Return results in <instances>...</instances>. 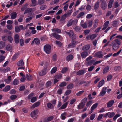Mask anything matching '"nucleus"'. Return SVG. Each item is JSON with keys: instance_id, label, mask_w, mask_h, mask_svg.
I'll use <instances>...</instances> for the list:
<instances>
[{"instance_id": "nucleus-27", "label": "nucleus", "mask_w": 122, "mask_h": 122, "mask_svg": "<svg viewBox=\"0 0 122 122\" xmlns=\"http://www.w3.org/2000/svg\"><path fill=\"white\" fill-rule=\"evenodd\" d=\"M57 55L56 54H54L52 56V59L54 61H56L57 60Z\"/></svg>"}, {"instance_id": "nucleus-2", "label": "nucleus", "mask_w": 122, "mask_h": 122, "mask_svg": "<svg viewBox=\"0 0 122 122\" xmlns=\"http://www.w3.org/2000/svg\"><path fill=\"white\" fill-rule=\"evenodd\" d=\"M35 15L34 14L31 13H29L28 14V17L26 19L25 22L27 23L28 22L30 21L34 17Z\"/></svg>"}, {"instance_id": "nucleus-28", "label": "nucleus", "mask_w": 122, "mask_h": 122, "mask_svg": "<svg viewBox=\"0 0 122 122\" xmlns=\"http://www.w3.org/2000/svg\"><path fill=\"white\" fill-rule=\"evenodd\" d=\"M68 104V102H66L59 109V110H60L64 109L66 107Z\"/></svg>"}, {"instance_id": "nucleus-38", "label": "nucleus", "mask_w": 122, "mask_h": 122, "mask_svg": "<svg viewBox=\"0 0 122 122\" xmlns=\"http://www.w3.org/2000/svg\"><path fill=\"white\" fill-rule=\"evenodd\" d=\"M73 87V85L72 83H70L68 84L67 86V88L68 89H72Z\"/></svg>"}, {"instance_id": "nucleus-22", "label": "nucleus", "mask_w": 122, "mask_h": 122, "mask_svg": "<svg viewBox=\"0 0 122 122\" xmlns=\"http://www.w3.org/2000/svg\"><path fill=\"white\" fill-rule=\"evenodd\" d=\"M85 71L83 70H79L77 72V74L78 75L80 76L83 74L85 73Z\"/></svg>"}, {"instance_id": "nucleus-9", "label": "nucleus", "mask_w": 122, "mask_h": 122, "mask_svg": "<svg viewBox=\"0 0 122 122\" xmlns=\"http://www.w3.org/2000/svg\"><path fill=\"white\" fill-rule=\"evenodd\" d=\"M19 35L17 34H15L14 37V39L16 43L17 44L19 42Z\"/></svg>"}, {"instance_id": "nucleus-49", "label": "nucleus", "mask_w": 122, "mask_h": 122, "mask_svg": "<svg viewBox=\"0 0 122 122\" xmlns=\"http://www.w3.org/2000/svg\"><path fill=\"white\" fill-rule=\"evenodd\" d=\"M95 61L94 60H92L87 62V64L88 65H91Z\"/></svg>"}, {"instance_id": "nucleus-45", "label": "nucleus", "mask_w": 122, "mask_h": 122, "mask_svg": "<svg viewBox=\"0 0 122 122\" xmlns=\"http://www.w3.org/2000/svg\"><path fill=\"white\" fill-rule=\"evenodd\" d=\"M19 54L16 53L12 57V59L13 61H14L16 59L18 56Z\"/></svg>"}, {"instance_id": "nucleus-18", "label": "nucleus", "mask_w": 122, "mask_h": 122, "mask_svg": "<svg viewBox=\"0 0 122 122\" xmlns=\"http://www.w3.org/2000/svg\"><path fill=\"white\" fill-rule=\"evenodd\" d=\"M40 104V102L39 101H38L37 102L34 103L31 107V108H34L36 107L39 106Z\"/></svg>"}, {"instance_id": "nucleus-47", "label": "nucleus", "mask_w": 122, "mask_h": 122, "mask_svg": "<svg viewBox=\"0 0 122 122\" xmlns=\"http://www.w3.org/2000/svg\"><path fill=\"white\" fill-rule=\"evenodd\" d=\"M84 92V90H82L81 91L78 92L76 94V95L77 96H81Z\"/></svg>"}, {"instance_id": "nucleus-30", "label": "nucleus", "mask_w": 122, "mask_h": 122, "mask_svg": "<svg viewBox=\"0 0 122 122\" xmlns=\"http://www.w3.org/2000/svg\"><path fill=\"white\" fill-rule=\"evenodd\" d=\"M114 1V0H110V2L108 3V8H110L112 7Z\"/></svg>"}, {"instance_id": "nucleus-46", "label": "nucleus", "mask_w": 122, "mask_h": 122, "mask_svg": "<svg viewBox=\"0 0 122 122\" xmlns=\"http://www.w3.org/2000/svg\"><path fill=\"white\" fill-rule=\"evenodd\" d=\"M66 85V83L65 82H63L61 83L59 86L61 87L65 86Z\"/></svg>"}, {"instance_id": "nucleus-55", "label": "nucleus", "mask_w": 122, "mask_h": 122, "mask_svg": "<svg viewBox=\"0 0 122 122\" xmlns=\"http://www.w3.org/2000/svg\"><path fill=\"white\" fill-rule=\"evenodd\" d=\"M72 25H73V24L72 22V19H71L68 22L67 25V26L68 27H69Z\"/></svg>"}, {"instance_id": "nucleus-29", "label": "nucleus", "mask_w": 122, "mask_h": 122, "mask_svg": "<svg viewBox=\"0 0 122 122\" xmlns=\"http://www.w3.org/2000/svg\"><path fill=\"white\" fill-rule=\"evenodd\" d=\"M104 83V80H101L99 83L98 86L97 87L100 88L102 86Z\"/></svg>"}, {"instance_id": "nucleus-63", "label": "nucleus", "mask_w": 122, "mask_h": 122, "mask_svg": "<svg viewBox=\"0 0 122 122\" xmlns=\"http://www.w3.org/2000/svg\"><path fill=\"white\" fill-rule=\"evenodd\" d=\"M16 92L15 90L14 89L11 90L9 92V93L11 94H14Z\"/></svg>"}, {"instance_id": "nucleus-17", "label": "nucleus", "mask_w": 122, "mask_h": 122, "mask_svg": "<svg viewBox=\"0 0 122 122\" xmlns=\"http://www.w3.org/2000/svg\"><path fill=\"white\" fill-rule=\"evenodd\" d=\"M46 69L44 68L39 73L40 76H43L45 75L46 73Z\"/></svg>"}, {"instance_id": "nucleus-10", "label": "nucleus", "mask_w": 122, "mask_h": 122, "mask_svg": "<svg viewBox=\"0 0 122 122\" xmlns=\"http://www.w3.org/2000/svg\"><path fill=\"white\" fill-rule=\"evenodd\" d=\"M98 104L97 103H96L92 105L91 109V111L90 112V114L96 108Z\"/></svg>"}, {"instance_id": "nucleus-16", "label": "nucleus", "mask_w": 122, "mask_h": 122, "mask_svg": "<svg viewBox=\"0 0 122 122\" xmlns=\"http://www.w3.org/2000/svg\"><path fill=\"white\" fill-rule=\"evenodd\" d=\"M83 21L82 20L81 23V27L84 28H86L87 27V23L86 22H85L84 23L82 24L83 23Z\"/></svg>"}, {"instance_id": "nucleus-32", "label": "nucleus", "mask_w": 122, "mask_h": 122, "mask_svg": "<svg viewBox=\"0 0 122 122\" xmlns=\"http://www.w3.org/2000/svg\"><path fill=\"white\" fill-rule=\"evenodd\" d=\"M109 70V67L108 66H107L105 67L103 71V74H105Z\"/></svg>"}, {"instance_id": "nucleus-23", "label": "nucleus", "mask_w": 122, "mask_h": 122, "mask_svg": "<svg viewBox=\"0 0 122 122\" xmlns=\"http://www.w3.org/2000/svg\"><path fill=\"white\" fill-rule=\"evenodd\" d=\"M52 35L54 37L56 38L57 39H58L60 37V36L58 34H56L55 33H54L52 34Z\"/></svg>"}, {"instance_id": "nucleus-12", "label": "nucleus", "mask_w": 122, "mask_h": 122, "mask_svg": "<svg viewBox=\"0 0 122 122\" xmlns=\"http://www.w3.org/2000/svg\"><path fill=\"white\" fill-rule=\"evenodd\" d=\"M65 32L70 38L71 37V36L74 34L73 31L72 30H70L69 31Z\"/></svg>"}, {"instance_id": "nucleus-34", "label": "nucleus", "mask_w": 122, "mask_h": 122, "mask_svg": "<svg viewBox=\"0 0 122 122\" xmlns=\"http://www.w3.org/2000/svg\"><path fill=\"white\" fill-rule=\"evenodd\" d=\"M5 44L4 42L1 41L0 42V49H2L5 46Z\"/></svg>"}, {"instance_id": "nucleus-33", "label": "nucleus", "mask_w": 122, "mask_h": 122, "mask_svg": "<svg viewBox=\"0 0 122 122\" xmlns=\"http://www.w3.org/2000/svg\"><path fill=\"white\" fill-rule=\"evenodd\" d=\"M4 81L7 83L9 84L11 81V77H8L7 79H5Z\"/></svg>"}, {"instance_id": "nucleus-37", "label": "nucleus", "mask_w": 122, "mask_h": 122, "mask_svg": "<svg viewBox=\"0 0 122 122\" xmlns=\"http://www.w3.org/2000/svg\"><path fill=\"white\" fill-rule=\"evenodd\" d=\"M32 11V9L31 8H28L26 9V10H25L24 14H25V13L31 12Z\"/></svg>"}, {"instance_id": "nucleus-62", "label": "nucleus", "mask_w": 122, "mask_h": 122, "mask_svg": "<svg viewBox=\"0 0 122 122\" xmlns=\"http://www.w3.org/2000/svg\"><path fill=\"white\" fill-rule=\"evenodd\" d=\"M90 36L91 39H93L95 38L97 36V35L96 34H93Z\"/></svg>"}, {"instance_id": "nucleus-14", "label": "nucleus", "mask_w": 122, "mask_h": 122, "mask_svg": "<svg viewBox=\"0 0 122 122\" xmlns=\"http://www.w3.org/2000/svg\"><path fill=\"white\" fill-rule=\"evenodd\" d=\"M74 57L72 55L70 54L68 55L66 58V60L67 61H69L72 60Z\"/></svg>"}, {"instance_id": "nucleus-13", "label": "nucleus", "mask_w": 122, "mask_h": 122, "mask_svg": "<svg viewBox=\"0 0 122 122\" xmlns=\"http://www.w3.org/2000/svg\"><path fill=\"white\" fill-rule=\"evenodd\" d=\"M88 54V52L86 51H85L81 53V56L82 58H85L87 56Z\"/></svg>"}, {"instance_id": "nucleus-26", "label": "nucleus", "mask_w": 122, "mask_h": 122, "mask_svg": "<svg viewBox=\"0 0 122 122\" xmlns=\"http://www.w3.org/2000/svg\"><path fill=\"white\" fill-rule=\"evenodd\" d=\"M17 14L16 12H14L11 14V18L13 19L15 18L17 16Z\"/></svg>"}, {"instance_id": "nucleus-64", "label": "nucleus", "mask_w": 122, "mask_h": 122, "mask_svg": "<svg viewBox=\"0 0 122 122\" xmlns=\"http://www.w3.org/2000/svg\"><path fill=\"white\" fill-rule=\"evenodd\" d=\"M66 18V17L64 14L61 16V18L60 19V20L61 21H63L65 20Z\"/></svg>"}, {"instance_id": "nucleus-25", "label": "nucleus", "mask_w": 122, "mask_h": 122, "mask_svg": "<svg viewBox=\"0 0 122 122\" xmlns=\"http://www.w3.org/2000/svg\"><path fill=\"white\" fill-rule=\"evenodd\" d=\"M115 43L119 45H120L121 44V40L118 39H116L114 41Z\"/></svg>"}, {"instance_id": "nucleus-58", "label": "nucleus", "mask_w": 122, "mask_h": 122, "mask_svg": "<svg viewBox=\"0 0 122 122\" xmlns=\"http://www.w3.org/2000/svg\"><path fill=\"white\" fill-rule=\"evenodd\" d=\"M34 96V94L33 93H31L28 95V98L29 99H31Z\"/></svg>"}, {"instance_id": "nucleus-15", "label": "nucleus", "mask_w": 122, "mask_h": 122, "mask_svg": "<svg viewBox=\"0 0 122 122\" xmlns=\"http://www.w3.org/2000/svg\"><path fill=\"white\" fill-rule=\"evenodd\" d=\"M52 30L53 32L54 33H60L61 32V29L57 28H54L52 29Z\"/></svg>"}, {"instance_id": "nucleus-20", "label": "nucleus", "mask_w": 122, "mask_h": 122, "mask_svg": "<svg viewBox=\"0 0 122 122\" xmlns=\"http://www.w3.org/2000/svg\"><path fill=\"white\" fill-rule=\"evenodd\" d=\"M10 86L7 85L3 89V91L4 92H6L8 91L10 89Z\"/></svg>"}, {"instance_id": "nucleus-53", "label": "nucleus", "mask_w": 122, "mask_h": 122, "mask_svg": "<svg viewBox=\"0 0 122 122\" xmlns=\"http://www.w3.org/2000/svg\"><path fill=\"white\" fill-rule=\"evenodd\" d=\"M62 89L60 88L57 91V93L59 95H60L62 93Z\"/></svg>"}, {"instance_id": "nucleus-5", "label": "nucleus", "mask_w": 122, "mask_h": 122, "mask_svg": "<svg viewBox=\"0 0 122 122\" xmlns=\"http://www.w3.org/2000/svg\"><path fill=\"white\" fill-rule=\"evenodd\" d=\"M107 89V87H103L102 89V91L100 93L99 96H104L106 93Z\"/></svg>"}, {"instance_id": "nucleus-31", "label": "nucleus", "mask_w": 122, "mask_h": 122, "mask_svg": "<svg viewBox=\"0 0 122 122\" xmlns=\"http://www.w3.org/2000/svg\"><path fill=\"white\" fill-rule=\"evenodd\" d=\"M96 56L99 58H101L102 56L103 55L102 54V52L100 51L99 52H97L95 54Z\"/></svg>"}, {"instance_id": "nucleus-44", "label": "nucleus", "mask_w": 122, "mask_h": 122, "mask_svg": "<svg viewBox=\"0 0 122 122\" xmlns=\"http://www.w3.org/2000/svg\"><path fill=\"white\" fill-rule=\"evenodd\" d=\"M84 14L85 13L84 12H81L79 14L77 15V17L78 18H80L81 17L83 16Z\"/></svg>"}, {"instance_id": "nucleus-35", "label": "nucleus", "mask_w": 122, "mask_h": 122, "mask_svg": "<svg viewBox=\"0 0 122 122\" xmlns=\"http://www.w3.org/2000/svg\"><path fill=\"white\" fill-rule=\"evenodd\" d=\"M85 105V104L81 102L78 105V109H82L84 106Z\"/></svg>"}, {"instance_id": "nucleus-54", "label": "nucleus", "mask_w": 122, "mask_h": 122, "mask_svg": "<svg viewBox=\"0 0 122 122\" xmlns=\"http://www.w3.org/2000/svg\"><path fill=\"white\" fill-rule=\"evenodd\" d=\"M122 51V49H120V50L119 51L117 52L116 53H115L113 54V56L114 57L116 56H117L118 55L120 54V53Z\"/></svg>"}, {"instance_id": "nucleus-41", "label": "nucleus", "mask_w": 122, "mask_h": 122, "mask_svg": "<svg viewBox=\"0 0 122 122\" xmlns=\"http://www.w3.org/2000/svg\"><path fill=\"white\" fill-rule=\"evenodd\" d=\"M98 20H95L94 22V28H96L97 27L98 25Z\"/></svg>"}, {"instance_id": "nucleus-56", "label": "nucleus", "mask_w": 122, "mask_h": 122, "mask_svg": "<svg viewBox=\"0 0 122 122\" xmlns=\"http://www.w3.org/2000/svg\"><path fill=\"white\" fill-rule=\"evenodd\" d=\"M95 117V115L94 114H92L90 117V119L91 120H93Z\"/></svg>"}, {"instance_id": "nucleus-1", "label": "nucleus", "mask_w": 122, "mask_h": 122, "mask_svg": "<svg viewBox=\"0 0 122 122\" xmlns=\"http://www.w3.org/2000/svg\"><path fill=\"white\" fill-rule=\"evenodd\" d=\"M44 49L45 52L47 54H49L51 52V47L48 44L44 46Z\"/></svg>"}, {"instance_id": "nucleus-21", "label": "nucleus", "mask_w": 122, "mask_h": 122, "mask_svg": "<svg viewBox=\"0 0 122 122\" xmlns=\"http://www.w3.org/2000/svg\"><path fill=\"white\" fill-rule=\"evenodd\" d=\"M24 63L22 59L20 60L17 63V65L19 66H22L24 65Z\"/></svg>"}, {"instance_id": "nucleus-39", "label": "nucleus", "mask_w": 122, "mask_h": 122, "mask_svg": "<svg viewBox=\"0 0 122 122\" xmlns=\"http://www.w3.org/2000/svg\"><path fill=\"white\" fill-rule=\"evenodd\" d=\"M52 82L51 81H47L45 85V86L46 88H48L51 85Z\"/></svg>"}, {"instance_id": "nucleus-4", "label": "nucleus", "mask_w": 122, "mask_h": 122, "mask_svg": "<svg viewBox=\"0 0 122 122\" xmlns=\"http://www.w3.org/2000/svg\"><path fill=\"white\" fill-rule=\"evenodd\" d=\"M39 112L38 109H36L32 111L31 113V116L32 117H35L37 115Z\"/></svg>"}, {"instance_id": "nucleus-19", "label": "nucleus", "mask_w": 122, "mask_h": 122, "mask_svg": "<svg viewBox=\"0 0 122 122\" xmlns=\"http://www.w3.org/2000/svg\"><path fill=\"white\" fill-rule=\"evenodd\" d=\"M90 47V46L89 45H86L84 46L82 48V50L83 51L87 50L89 49Z\"/></svg>"}, {"instance_id": "nucleus-3", "label": "nucleus", "mask_w": 122, "mask_h": 122, "mask_svg": "<svg viewBox=\"0 0 122 122\" xmlns=\"http://www.w3.org/2000/svg\"><path fill=\"white\" fill-rule=\"evenodd\" d=\"M77 43L78 42L76 41H72L71 43L68 45V47L69 48L74 47Z\"/></svg>"}, {"instance_id": "nucleus-60", "label": "nucleus", "mask_w": 122, "mask_h": 122, "mask_svg": "<svg viewBox=\"0 0 122 122\" xmlns=\"http://www.w3.org/2000/svg\"><path fill=\"white\" fill-rule=\"evenodd\" d=\"M45 0H38V3L39 4H43Z\"/></svg>"}, {"instance_id": "nucleus-7", "label": "nucleus", "mask_w": 122, "mask_h": 122, "mask_svg": "<svg viewBox=\"0 0 122 122\" xmlns=\"http://www.w3.org/2000/svg\"><path fill=\"white\" fill-rule=\"evenodd\" d=\"M112 48L113 50H117L119 48V45L115 43L114 41L112 42Z\"/></svg>"}, {"instance_id": "nucleus-6", "label": "nucleus", "mask_w": 122, "mask_h": 122, "mask_svg": "<svg viewBox=\"0 0 122 122\" xmlns=\"http://www.w3.org/2000/svg\"><path fill=\"white\" fill-rule=\"evenodd\" d=\"M40 40L38 38H35L31 42V44L32 45H33L35 43L36 44L38 45L40 44Z\"/></svg>"}, {"instance_id": "nucleus-43", "label": "nucleus", "mask_w": 122, "mask_h": 122, "mask_svg": "<svg viewBox=\"0 0 122 122\" xmlns=\"http://www.w3.org/2000/svg\"><path fill=\"white\" fill-rule=\"evenodd\" d=\"M57 70V68L56 67H54L52 69L51 71V74H53L55 73L56 71Z\"/></svg>"}, {"instance_id": "nucleus-48", "label": "nucleus", "mask_w": 122, "mask_h": 122, "mask_svg": "<svg viewBox=\"0 0 122 122\" xmlns=\"http://www.w3.org/2000/svg\"><path fill=\"white\" fill-rule=\"evenodd\" d=\"M37 100V97H34L31 99V102L32 103H34Z\"/></svg>"}, {"instance_id": "nucleus-52", "label": "nucleus", "mask_w": 122, "mask_h": 122, "mask_svg": "<svg viewBox=\"0 0 122 122\" xmlns=\"http://www.w3.org/2000/svg\"><path fill=\"white\" fill-rule=\"evenodd\" d=\"M66 113H64L62 114L61 116V118L62 119H64L66 118Z\"/></svg>"}, {"instance_id": "nucleus-57", "label": "nucleus", "mask_w": 122, "mask_h": 122, "mask_svg": "<svg viewBox=\"0 0 122 122\" xmlns=\"http://www.w3.org/2000/svg\"><path fill=\"white\" fill-rule=\"evenodd\" d=\"M8 39L10 43H12L13 41V38L10 36H8Z\"/></svg>"}, {"instance_id": "nucleus-42", "label": "nucleus", "mask_w": 122, "mask_h": 122, "mask_svg": "<svg viewBox=\"0 0 122 122\" xmlns=\"http://www.w3.org/2000/svg\"><path fill=\"white\" fill-rule=\"evenodd\" d=\"M99 2L98 1H97L95 4L94 5V9H98L99 5Z\"/></svg>"}, {"instance_id": "nucleus-59", "label": "nucleus", "mask_w": 122, "mask_h": 122, "mask_svg": "<svg viewBox=\"0 0 122 122\" xmlns=\"http://www.w3.org/2000/svg\"><path fill=\"white\" fill-rule=\"evenodd\" d=\"M13 84L14 85H17L18 84V81L17 79H15L13 82Z\"/></svg>"}, {"instance_id": "nucleus-11", "label": "nucleus", "mask_w": 122, "mask_h": 122, "mask_svg": "<svg viewBox=\"0 0 122 122\" xmlns=\"http://www.w3.org/2000/svg\"><path fill=\"white\" fill-rule=\"evenodd\" d=\"M114 101L113 100L110 101L107 104V106L108 107H110L112 106L114 104Z\"/></svg>"}, {"instance_id": "nucleus-51", "label": "nucleus", "mask_w": 122, "mask_h": 122, "mask_svg": "<svg viewBox=\"0 0 122 122\" xmlns=\"http://www.w3.org/2000/svg\"><path fill=\"white\" fill-rule=\"evenodd\" d=\"M36 0H31L32 4L31 5V6H35L37 5L36 4Z\"/></svg>"}, {"instance_id": "nucleus-50", "label": "nucleus", "mask_w": 122, "mask_h": 122, "mask_svg": "<svg viewBox=\"0 0 122 122\" xmlns=\"http://www.w3.org/2000/svg\"><path fill=\"white\" fill-rule=\"evenodd\" d=\"M56 42L59 47H61V46L62 43L61 42L58 41H56Z\"/></svg>"}, {"instance_id": "nucleus-36", "label": "nucleus", "mask_w": 122, "mask_h": 122, "mask_svg": "<svg viewBox=\"0 0 122 122\" xmlns=\"http://www.w3.org/2000/svg\"><path fill=\"white\" fill-rule=\"evenodd\" d=\"M47 106L48 108L50 109H53L54 107V106L50 102L47 103Z\"/></svg>"}, {"instance_id": "nucleus-40", "label": "nucleus", "mask_w": 122, "mask_h": 122, "mask_svg": "<svg viewBox=\"0 0 122 122\" xmlns=\"http://www.w3.org/2000/svg\"><path fill=\"white\" fill-rule=\"evenodd\" d=\"M12 47L11 45L10 44L6 46V49L7 50L10 51L11 50Z\"/></svg>"}, {"instance_id": "nucleus-24", "label": "nucleus", "mask_w": 122, "mask_h": 122, "mask_svg": "<svg viewBox=\"0 0 122 122\" xmlns=\"http://www.w3.org/2000/svg\"><path fill=\"white\" fill-rule=\"evenodd\" d=\"M101 6L103 9H105L107 7V5L105 2L101 3Z\"/></svg>"}, {"instance_id": "nucleus-8", "label": "nucleus", "mask_w": 122, "mask_h": 122, "mask_svg": "<svg viewBox=\"0 0 122 122\" xmlns=\"http://www.w3.org/2000/svg\"><path fill=\"white\" fill-rule=\"evenodd\" d=\"M69 71V69L68 67H64L63 68L61 71V72L62 73L64 74L67 73Z\"/></svg>"}, {"instance_id": "nucleus-61", "label": "nucleus", "mask_w": 122, "mask_h": 122, "mask_svg": "<svg viewBox=\"0 0 122 122\" xmlns=\"http://www.w3.org/2000/svg\"><path fill=\"white\" fill-rule=\"evenodd\" d=\"M117 24V21H114L112 24V25L114 27L116 26Z\"/></svg>"}]
</instances>
